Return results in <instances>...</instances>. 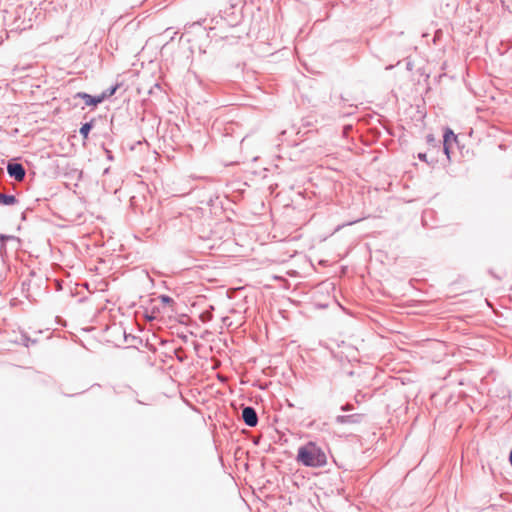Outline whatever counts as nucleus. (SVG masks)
I'll return each mask as SVG.
<instances>
[{
  "label": "nucleus",
  "instance_id": "11",
  "mask_svg": "<svg viewBox=\"0 0 512 512\" xmlns=\"http://www.w3.org/2000/svg\"><path fill=\"white\" fill-rule=\"evenodd\" d=\"M353 409V406L351 404H345L341 407L342 411H350Z\"/></svg>",
  "mask_w": 512,
  "mask_h": 512
},
{
  "label": "nucleus",
  "instance_id": "7",
  "mask_svg": "<svg viewBox=\"0 0 512 512\" xmlns=\"http://www.w3.org/2000/svg\"><path fill=\"white\" fill-rule=\"evenodd\" d=\"M92 127H93L92 122H87V123L82 125V127L80 128V134L82 135V137L84 139L88 138V135H89Z\"/></svg>",
  "mask_w": 512,
  "mask_h": 512
},
{
  "label": "nucleus",
  "instance_id": "6",
  "mask_svg": "<svg viewBox=\"0 0 512 512\" xmlns=\"http://www.w3.org/2000/svg\"><path fill=\"white\" fill-rule=\"evenodd\" d=\"M451 139L455 140L456 136L451 130H449L444 134V151L447 155H449L448 143L450 142Z\"/></svg>",
  "mask_w": 512,
  "mask_h": 512
},
{
  "label": "nucleus",
  "instance_id": "1",
  "mask_svg": "<svg viewBox=\"0 0 512 512\" xmlns=\"http://www.w3.org/2000/svg\"><path fill=\"white\" fill-rule=\"evenodd\" d=\"M296 460L306 467L313 468L323 467L327 463L325 452L314 442L299 447Z\"/></svg>",
  "mask_w": 512,
  "mask_h": 512
},
{
  "label": "nucleus",
  "instance_id": "14",
  "mask_svg": "<svg viewBox=\"0 0 512 512\" xmlns=\"http://www.w3.org/2000/svg\"><path fill=\"white\" fill-rule=\"evenodd\" d=\"M418 157H419L420 160H426V155L425 154H421L420 153Z\"/></svg>",
  "mask_w": 512,
  "mask_h": 512
},
{
  "label": "nucleus",
  "instance_id": "5",
  "mask_svg": "<svg viewBox=\"0 0 512 512\" xmlns=\"http://www.w3.org/2000/svg\"><path fill=\"white\" fill-rule=\"evenodd\" d=\"M18 202L14 195H6L0 192V205L11 206Z\"/></svg>",
  "mask_w": 512,
  "mask_h": 512
},
{
  "label": "nucleus",
  "instance_id": "15",
  "mask_svg": "<svg viewBox=\"0 0 512 512\" xmlns=\"http://www.w3.org/2000/svg\"><path fill=\"white\" fill-rule=\"evenodd\" d=\"M204 21L205 19H203L202 21H197L195 24L201 25Z\"/></svg>",
  "mask_w": 512,
  "mask_h": 512
},
{
  "label": "nucleus",
  "instance_id": "12",
  "mask_svg": "<svg viewBox=\"0 0 512 512\" xmlns=\"http://www.w3.org/2000/svg\"><path fill=\"white\" fill-rule=\"evenodd\" d=\"M162 301L165 303H169V302H172V299L168 296H162Z\"/></svg>",
  "mask_w": 512,
  "mask_h": 512
},
{
  "label": "nucleus",
  "instance_id": "3",
  "mask_svg": "<svg viewBox=\"0 0 512 512\" xmlns=\"http://www.w3.org/2000/svg\"><path fill=\"white\" fill-rule=\"evenodd\" d=\"M242 419L249 427H255L258 424V416L255 409L251 406H246L242 410Z\"/></svg>",
  "mask_w": 512,
  "mask_h": 512
},
{
  "label": "nucleus",
  "instance_id": "13",
  "mask_svg": "<svg viewBox=\"0 0 512 512\" xmlns=\"http://www.w3.org/2000/svg\"><path fill=\"white\" fill-rule=\"evenodd\" d=\"M7 238H8V237H7V236H4V235H1V236H0V239H1V241H2L1 247H3V246H4L3 241H4V240H6Z\"/></svg>",
  "mask_w": 512,
  "mask_h": 512
},
{
  "label": "nucleus",
  "instance_id": "2",
  "mask_svg": "<svg viewBox=\"0 0 512 512\" xmlns=\"http://www.w3.org/2000/svg\"><path fill=\"white\" fill-rule=\"evenodd\" d=\"M7 173L11 178L16 181H22L25 178L26 171L22 164L9 162L7 165Z\"/></svg>",
  "mask_w": 512,
  "mask_h": 512
},
{
  "label": "nucleus",
  "instance_id": "8",
  "mask_svg": "<svg viewBox=\"0 0 512 512\" xmlns=\"http://www.w3.org/2000/svg\"><path fill=\"white\" fill-rule=\"evenodd\" d=\"M74 97L83 99L87 106H91V101H92L93 96H91L85 92H78Z\"/></svg>",
  "mask_w": 512,
  "mask_h": 512
},
{
  "label": "nucleus",
  "instance_id": "10",
  "mask_svg": "<svg viewBox=\"0 0 512 512\" xmlns=\"http://www.w3.org/2000/svg\"><path fill=\"white\" fill-rule=\"evenodd\" d=\"M103 100H104V97L102 94L100 96L93 97L92 101H91V106H96L97 104L101 103Z\"/></svg>",
  "mask_w": 512,
  "mask_h": 512
},
{
  "label": "nucleus",
  "instance_id": "4",
  "mask_svg": "<svg viewBox=\"0 0 512 512\" xmlns=\"http://www.w3.org/2000/svg\"><path fill=\"white\" fill-rule=\"evenodd\" d=\"M362 415L361 414H351V415H338L335 418L336 423L338 424H355L359 423L361 421Z\"/></svg>",
  "mask_w": 512,
  "mask_h": 512
},
{
  "label": "nucleus",
  "instance_id": "9",
  "mask_svg": "<svg viewBox=\"0 0 512 512\" xmlns=\"http://www.w3.org/2000/svg\"><path fill=\"white\" fill-rule=\"evenodd\" d=\"M119 85H115V86H112L110 88H108L107 90H105L102 95L105 98H108V97H111L112 95H114V93L116 92V90L118 89Z\"/></svg>",
  "mask_w": 512,
  "mask_h": 512
}]
</instances>
